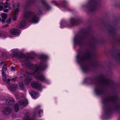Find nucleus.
I'll use <instances>...</instances> for the list:
<instances>
[{
	"label": "nucleus",
	"instance_id": "obj_1",
	"mask_svg": "<svg viewBox=\"0 0 120 120\" xmlns=\"http://www.w3.org/2000/svg\"><path fill=\"white\" fill-rule=\"evenodd\" d=\"M13 56L20 59L24 58L26 59L25 65L28 68L31 70L32 72L30 73L27 72L26 76L27 77L25 80V82L26 85H27L32 79L31 76L34 77L42 81H44L49 83V81L46 79L42 73V70H44L47 67L46 65H40L34 64L29 62L28 61L33 59L35 56L34 54H31L25 56L23 53H12Z\"/></svg>",
	"mask_w": 120,
	"mask_h": 120
},
{
	"label": "nucleus",
	"instance_id": "obj_2",
	"mask_svg": "<svg viewBox=\"0 0 120 120\" xmlns=\"http://www.w3.org/2000/svg\"><path fill=\"white\" fill-rule=\"evenodd\" d=\"M83 55L81 53H78L76 56L77 62L79 64L82 69L84 72H86L89 70V68L87 66V62L91 60L92 56L90 53Z\"/></svg>",
	"mask_w": 120,
	"mask_h": 120
},
{
	"label": "nucleus",
	"instance_id": "obj_3",
	"mask_svg": "<svg viewBox=\"0 0 120 120\" xmlns=\"http://www.w3.org/2000/svg\"><path fill=\"white\" fill-rule=\"evenodd\" d=\"M111 80L107 79H102L100 82V85L96 86L94 89V91L97 95H100L102 94L103 93V90L102 88L101 85H109L111 83Z\"/></svg>",
	"mask_w": 120,
	"mask_h": 120
},
{
	"label": "nucleus",
	"instance_id": "obj_4",
	"mask_svg": "<svg viewBox=\"0 0 120 120\" xmlns=\"http://www.w3.org/2000/svg\"><path fill=\"white\" fill-rule=\"evenodd\" d=\"M24 15L25 18H28L31 22L35 23L38 21L39 19L35 14L30 11H25Z\"/></svg>",
	"mask_w": 120,
	"mask_h": 120
},
{
	"label": "nucleus",
	"instance_id": "obj_5",
	"mask_svg": "<svg viewBox=\"0 0 120 120\" xmlns=\"http://www.w3.org/2000/svg\"><path fill=\"white\" fill-rule=\"evenodd\" d=\"M2 76L3 81L8 84V86H7V87L9 90L13 91H14L16 90L17 85L15 84H12L9 85V81L10 79H7L5 74L4 72L3 71L2 72Z\"/></svg>",
	"mask_w": 120,
	"mask_h": 120
},
{
	"label": "nucleus",
	"instance_id": "obj_6",
	"mask_svg": "<svg viewBox=\"0 0 120 120\" xmlns=\"http://www.w3.org/2000/svg\"><path fill=\"white\" fill-rule=\"evenodd\" d=\"M76 21L77 20L76 19L74 18H71L70 20V25H68L67 23L64 20H62L61 22V27L63 28L67 26H71L75 24Z\"/></svg>",
	"mask_w": 120,
	"mask_h": 120
},
{
	"label": "nucleus",
	"instance_id": "obj_7",
	"mask_svg": "<svg viewBox=\"0 0 120 120\" xmlns=\"http://www.w3.org/2000/svg\"><path fill=\"white\" fill-rule=\"evenodd\" d=\"M84 39L83 37L79 35H76L74 38V42L75 43H76L80 45L83 43Z\"/></svg>",
	"mask_w": 120,
	"mask_h": 120
},
{
	"label": "nucleus",
	"instance_id": "obj_8",
	"mask_svg": "<svg viewBox=\"0 0 120 120\" xmlns=\"http://www.w3.org/2000/svg\"><path fill=\"white\" fill-rule=\"evenodd\" d=\"M96 2L94 0H90L85 6L89 7L90 11L94 10L96 8Z\"/></svg>",
	"mask_w": 120,
	"mask_h": 120
},
{
	"label": "nucleus",
	"instance_id": "obj_9",
	"mask_svg": "<svg viewBox=\"0 0 120 120\" xmlns=\"http://www.w3.org/2000/svg\"><path fill=\"white\" fill-rule=\"evenodd\" d=\"M116 98L115 97H111L108 98L104 99L102 101L104 104H106L110 103H115L116 101Z\"/></svg>",
	"mask_w": 120,
	"mask_h": 120
},
{
	"label": "nucleus",
	"instance_id": "obj_10",
	"mask_svg": "<svg viewBox=\"0 0 120 120\" xmlns=\"http://www.w3.org/2000/svg\"><path fill=\"white\" fill-rule=\"evenodd\" d=\"M12 110V109L11 107H5L3 108L2 112L4 115H8L11 113Z\"/></svg>",
	"mask_w": 120,
	"mask_h": 120
},
{
	"label": "nucleus",
	"instance_id": "obj_11",
	"mask_svg": "<svg viewBox=\"0 0 120 120\" xmlns=\"http://www.w3.org/2000/svg\"><path fill=\"white\" fill-rule=\"evenodd\" d=\"M5 103L8 105H11L14 103V99L12 97H7L5 98Z\"/></svg>",
	"mask_w": 120,
	"mask_h": 120
},
{
	"label": "nucleus",
	"instance_id": "obj_12",
	"mask_svg": "<svg viewBox=\"0 0 120 120\" xmlns=\"http://www.w3.org/2000/svg\"><path fill=\"white\" fill-rule=\"evenodd\" d=\"M31 86L34 88L39 90H41V86L40 84L37 82L32 81L31 82Z\"/></svg>",
	"mask_w": 120,
	"mask_h": 120
},
{
	"label": "nucleus",
	"instance_id": "obj_13",
	"mask_svg": "<svg viewBox=\"0 0 120 120\" xmlns=\"http://www.w3.org/2000/svg\"><path fill=\"white\" fill-rule=\"evenodd\" d=\"M8 8V9H6L3 10V11L5 12H7L11 8V6L9 4L7 5H5L3 3H0V11L2 10L4 8Z\"/></svg>",
	"mask_w": 120,
	"mask_h": 120
},
{
	"label": "nucleus",
	"instance_id": "obj_14",
	"mask_svg": "<svg viewBox=\"0 0 120 120\" xmlns=\"http://www.w3.org/2000/svg\"><path fill=\"white\" fill-rule=\"evenodd\" d=\"M38 57L42 61H46L49 59V57L46 55H41L38 56Z\"/></svg>",
	"mask_w": 120,
	"mask_h": 120
},
{
	"label": "nucleus",
	"instance_id": "obj_15",
	"mask_svg": "<svg viewBox=\"0 0 120 120\" xmlns=\"http://www.w3.org/2000/svg\"><path fill=\"white\" fill-rule=\"evenodd\" d=\"M95 81L93 79L89 78H85L84 80V82L88 84H91L94 83Z\"/></svg>",
	"mask_w": 120,
	"mask_h": 120
},
{
	"label": "nucleus",
	"instance_id": "obj_16",
	"mask_svg": "<svg viewBox=\"0 0 120 120\" xmlns=\"http://www.w3.org/2000/svg\"><path fill=\"white\" fill-rule=\"evenodd\" d=\"M41 2L43 7L46 9L48 10L50 9V7L46 2L44 0H41Z\"/></svg>",
	"mask_w": 120,
	"mask_h": 120
},
{
	"label": "nucleus",
	"instance_id": "obj_17",
	"mask_svg": "<svg viewBox=\"0 0 120 120\" xmlns=\"http://www.w3.org/2000/svg\"><path fill=\"white\" fill-rule=\"evenodd\" d=\"M10 32L12 34L17 35L20 33V31L17 29H12L11 30Z\"/></svg>",
	"mask_w": 120,
	"mask_h": 120
},
{
	"label": "nucleus",
	"instance_id": "obj_18",
	"mask_svg": "<svg viewBox=\"0 0 120 120\" xmlns=\"http://www.w3.org/2000/svg\"><path fill=\"white\" fill-rule=\"evenodd\" d=\"M19 104L22 105L23 106L27 104L28 103L27 100L24 99L20 101L19 102Z\"/></svg>",
	"mask_w": 120,
	"mask_h": 120
},
{
	"label": "nucleus",
	"instance_id": "obj_19",
	"mask_svg": "<svg viewBox=\"0 0 120 120\" xmlns=\"http://www.w3.org/2000/svg\"><path fill=\"white\" fill-rule=\"evenodd\" d=\"M30 94L32 97L34 99L37 98L39 96V94L38 93L34 91H31Z\"/></svg>",
	"mask_w": 120,
	"mask_h": 120
},
{
	"label": "nucleus",
	"instance_id": "obj_20",
	"mask_svg": "<svg viewBox=\"0 0 120 120\" xmlns=\"http://www.w3.org/2000/svg\"><path fill=\"white\" fill-rule=\"evenodd\" d=\"M19 10V8L18 7L16 9L14 12V15L13 17V20L14 21H15L16 20L17 17L16 15L17 14Z\"/></svg>",
	"mask_w": 120,
	"mask_h": 120
},
{
	"label": "nucleus",
	"instance_id": "obj_21",
	"mask_svg": "<svg viewBox=\"0 0 120 120\" xmlns=\"http://www.w3.org/2000/svg\"><path fill=\"white\" fill-rule=\"evenodd\" d=\"M111 111V109L109 108H106L104 110V111L105 112V116H106L110 113Z\"/></svg>",
	"mask_w": 120,
	"mask_h": 120
},
{
	"label": "nucleus",
	"instance_id": "obj_22",
	"mask_svg": "<svg viewBox=\"0 0 120 120\" xmlns=\"http://www.w3.org/2000/svg\"><path fill=\"white\" fill-rule=\"evenodd\" d=\"M26 24V20H23L19 24V27L22 28L25 26Z\"/></svg>",
	"mask_w": 120,
	"mask_h": 120
},
{
	"label": "nucleus",
	"instance_id": "obj_23",
	"mask_svg": "<svg viewBox=\"0 0 120 120\" xmlns=\"http://www.w3.org/2000/svg\"><path fill=\"white\" fill-rule=\"evenodd\" d=\"M19 107L18 105L16 103L14 104V110L16 112H18L19 110Z\"/></svg>",
	"mask_w": 120,
	"mask_h": 120
},
{
	"label": "nucleus",
	"instance_id": "obj_24",
	"mask_svg": "<svg viewBox=\"0 0 120 120\" xmlns=\"http://www.w3.org/2000/svg\"><path fill=\"white\" fill-rule=\"evenodd\" d=\"M19 89L21 90H23L24 89V87L23 83L22 82H20L19 83Z\"/></svg>",
	"mask_w": 120,
	"mask_h": 120
},
{
	"label": "nucleus",
	"instance_id": "obj_25",
	"mask_svg": "<svg viewBox=\"0 0 120 120\" xmlns=\"http://www.w3.org/2000/svg\"><path fill=\"white\" fill-rule=\"evenodd\" d=\"M7 35L8 33L7 32H5L2 33L1 32H0V37L3 36V37H4V38L7 37Z\"/></svg>",
	"mask_w": 120,
	"mask_h": 120
},
{
	"label": "nucleus",
	"instance_id": "obj_26",
	"mask_svg": "<svg viewBox=\"0 0 120 120\" xmlns=\"http://www.w3.org/2000/svg\"><path fill=\"white\" fill-rule=\"evenodd\" d=\"M0 16L2 18L4 19H5L7 18V15L6 14L3 13H2L0 15Z\"/></svg>",
	"mask_w": 120,
	"mask_h": 120
},
{
	"label": "nucleus",
	"instance_id": "obj_27",
	"mask_svg": "<svg viewBox=\"0 0 120 120\" xmlns=\"http://www.w3.org/2000/svg\"><path fill=\"white\" fill-rule=\"evenodd\" d=\"M12 52H19V50L17 49H14L11 50Z\"/></svg>",
	"mask_w": 120,
	"mask_h": 120
},
{
	"label": "nucleus",
	"instance_id": "obj_28",
	"mask_svg": "<svg viewBox=\"0 0 120 120\" xmlns=\"http://www.w3.org/2000/svg\"><path fill=\"white\" fill-rule=\"evenodd\" d=\"M52 3L57 6H59V4L55 0H52Z\"/></svg>",
	"mask_w": 120,
	"mask_h": 120
},
{
	"label": "nucleus",
	"instance_id": "obj_29",
	"mask_svg": "<svg viewBox=\"0 0 120 120\" xmlns=\"http://www.w3.org/2000/svg\"><path fill=\"white\" fill-rule=\"evenodd\" d=\"M6 65V64H4L3 65L2 68V70L3 71H5L7 70V68Z\"/></svg>",
	"mask_w": 120,
	"mask_h": 120
},
{
	"label": "nucleus",
	"instance_id": "obj_30",
	"mask_svg": "<svg viewBox=\"0 0 120 120\" xmlns=\"http://www.w3.org/2000/svg\"><path fill=\"white\" fill-rule=\"evenodd\" d=\"M23 120H30L29 117L28 116L24 117L23 119Z\"/></svg>",
	"mask_w": 120,
	"mask_h": 120
},
{
	"label": "nucleus",
	"instance_id": "obj_31",
	"mask_svg": "<svg viewBox=\"0 0 120 120\" xmlns=\"http://www.w3.org/2000/svg\"><path fill=\"white\" fill-rule=\"evenodd\" d=\"M43 113V111L42 110H40L39 111V116L40 117H41V116L40 115L41 114H42Z\"/></svg>",
	"mask_w": 120,
	"mask_h": 120
},
{
	"label": "nucleus",
	"instance_id": "obj_32",
	"mask_svg": "<svg viewBox=\"0 0 120 120\" xmlns=\"http://www.w3.org/2000/svg\"><path fill=\"white\" fill-rule=\"evenodd\" d=\"M16 79L17 77H15L14 78L11 79V80L12 82H15L16 80Z\"/></svg>",
	"mask_w": 120,
	"mask_h": 120
},
{
	"label": "nucleus",
	"instance_id": "obj_33",
	"mask_svg": "<svg viewBox=\"0 0 120 120\" xmlns=\"http://www.w3.org/2000/svg\"><path fill=\"white\" fill-rule=\"evenodd\" d=\"M11 22V20L10 19H8L7 20L6 22V23L8 24L9 23Z\"/></svg>",
	"mask_w": 120,
	"mask_h": 120
},
{
	"label": "nucleus",
	"instance_id": "obj_34",
	"mask_svg": "<svg viewBox=\"0 0 120 120\" xmlns=\"http://www.w3.org/2000/svg\"><path fill=\"white\" fill-rule=\"evenodd\" d=\"M78 52H81L82 51V49L81 48H80L78 50Z\"/></svg>",
	"mask_w": 120,
	"mask_h": 120
},
{
	"label": "nucleus",
	"instance_id": "obj_35",
	"mask_svg": "<svg viewBox=\"0 0 120 120\" xmlns=\"http://www.w3.org/2000/svg\"><path fill=\"white\" fill-rule=\"evenodd\" d=\"M11 71H14L15 70V68L14 67H11Z\"/></svg>",
	"mask_w": 120,
	"mask_h": 120
},
{
	"label": "nucleus",
	"instance_id": "obj_36",
	"mask_svg": "<svg viewBox=\"0 0 120 120\" xmlns=\"http://www.w3.org/2000/svg\"><path fill=\"white\" fill-rule=\"evenodd\" d=\"M3 64H5L4 62L3 61H2L0 63V65L1 66Z\"/></svg>",
	"mask_w": 120,
	"mask_h": 120
},
{
	"label": "nucleus",
	"instance_id": "obj_37",
	"mask_svg": "<svg viewBox=\"0 0 120 120\" xmlns=\"http://www.w3.org/2000/svg\"><path fill=\"white\" fill-rule=\"evenodd\" d=\"M64 8V9L65 10H66L65 9V8H66L67 7V5H63L62 6Z\"/></svg>",
	"mask_w": 120,
	"mask_h": 120
},
{
	"label": "nucleus",
	"instance_id": "obj_38",
	"mask_svg": "<svg viewBox=\"0 0 120 120\" xmlns=\"http://www.w3.org/2000/svg\"><path fill=\"white\" fill-rule=\"evenodd\" d=\"M8 24H6L3 26V27L5 28V27H7L8 26Z\"/></svg>",
	"mask_w": 120,
	"mask_h": 120
},
{
	"label": "nucleus",
	"instance_id": "obj_39",
	"mask_svg": "<svg viewBox=\"0 0 120 120\" xmlns=\"http://www.w3.org/2000/svg\"><path fill=\"white\" fill-rule=\"evenodd\" d=\"M5 20L4 19H2L1 20V21L3 23L5 22Z\"/></svg>",
	"mask_w": 120,
	"mask_h": 120
},
{
	"label": "nucleus",
	"instance_id": "obj_40",
	"mask_svg": "<svg viewBox=\"0 0 120 120\" xmlns=\"http://www.w3.org/2000/svg\"><path fill=\"white\" fill-rule=\"evenodd\" d=\"M6 4H7V5H8V3L7 2H6Z\"/></svg>",
	"mask_w": 120,
	"mask_h": 120
},
{
	"label": "nucleus",
	"instance_id": "obj_41",
	"mask_svg": "<svg viewBox=\"0 0 120 120\" xmlns=\"http://www.w3.org/2000/svg\"><path fill=\"white\" fill-rule=\"evenodd\" d=\"M64 2H66V1H64Z\"/></svg>",
	"mask_w": 120,
	"mask_h": 120
},
{
	"label": "nucleus",
	"instance_id": "obj_42",
	"mask_svg": "<svg viewBox=\"0 0 120 120\" xmlns=\"http://www.w3.org/2000/svg\"><path fill=\"white\" fill-rule=\"evenodd\" d=\"M1 18H0V21H1Z\"/></svg>",
	"mask_w": 120,
	"mask_h": 120
},
{
	"label": "nucleus",
	"instance_id": "obj_43",
	"mask_svg": "<svg viewBox=\"0 0 120 120\" xmlns=\"http://www.w3.org/2000/svg\"><path fill=\"white\" fill-rule=\"evenodd\" d=\"M8 0H7V1H8Z\"/></svg>",
	"mask_w": 120,
	"mask_h": 120
}]
</instances>
